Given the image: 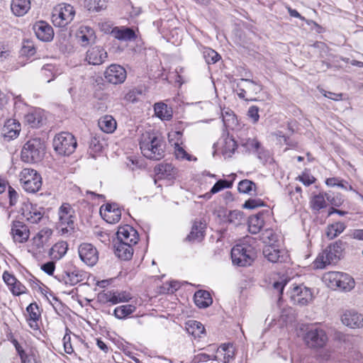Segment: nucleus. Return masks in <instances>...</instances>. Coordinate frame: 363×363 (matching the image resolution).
Wrapping results in <instances>:
<instances>
[{
  "instance_id": "obj_1",
  "label": "nucleus",
  "mask_w": 363,
  "mask_h": 363,
  "mask_svg": "<svg viewBox=\"0 0 363 363\" xmlns=\"http://www.w3.org/2000/svg\"><path fill=\"white\" fill-rule=\"evenodd\" d=\"M296 332L297 337L303 340H328L333 334V340H346L343 333L320 323L300 324Z\"/></svg>"
},
{
  "instance_id": "obj_2",
  "label": "nucleus",
  "mask_w": 363,
  "mask_h": 363,
  "mask_svg": "<svg viewBox=\"0 0 363 363\" xmlns=\"http://www.w3.org/2000/svg\"><path fill=\"white\" fill-rule=\"evenodd\" d=\"M164 143L155 133H146L142 135L140 147L143 155L153 160H160L164 156Z\"/></svg>"
},
{
  "instance_id": "obj_3",
  "label": "nucleus",
  "mask_w": 363,
  "mask_h": 363,
  "mask_svg": "<svg viewBox=\"0 0 363 363\" xmlns=\"http://www.w3.org/2000/svg\"><path fill=\"white\" fill-rule=\"evenodd\" d=\"M345 242L338 240L330 244L322 253H320L313 262L315 269H323L326 265L335 263L342 255Z\"/></svg>"
},
{
  "instance_id": "obj_4",
  "label": "nucleus",
  "mask_w": 363,
  "mask_h": 363,
  "mask_svg": "<svg viewBox=\"0 0 363 363\" xmlns=\"http://www.w3.org/2000/svg\"><path fill=\"white\" fill-rule=\"evenodd\" d=\"M45 151V142L39 138H31L23 145L21 157L23 162L36 163L41 161Z\"/></svg>"
},
{
  "instance_id": "obj_5",
  "label": "nucleus",
  "mask_w": 363,
  "mask_h": 363,
  "mask_svg": "<svg viewBox=\"0 0 363 363\" xmlns=\"http://www.w3.org/2000/svg\"><path fill=\"white\" fill-rule=\"evenodd\" d=\"M255 257V249L250 245H237L231 250L232 262L239 267L251 265Z\"/></svg>"
},
{
  "instance_id": "obj_6",
  "label": "nucleus",
  "mask_w": 363,
  "mask_h": 363,
  "mask_svg": "<svg viewBox=\"0 0 363 363\" xmlns=\"http://www.w3.org/2000/svg\"><path fill=\"white\" fill-rule=\"evenodd\" d=\"M262 90V85L250 79H239L235 91L238 97L245 101H255V96Z\"/></svg>"
},
{
  "instance_id": "obj_7",
  "label": "nucleus",
  "mask_w": 363,
  "mask_h": 363,
  "mask_svg": "<svg viewBox=\"0 0 363 363\" xmlns=\"http://www.w3.org/2000/svg\"><path fill=\"white\" fill-rule=\"evenodd\" d=\"M77 145L74 135L68 132H62L56 135L53 139L55 150L61 155L72 154Z\"/></svg>"
},
{
  "instance_id": "obj_8",
  "label": "nucleus",
  "mask_w": 363,
  "mask_h": 363,
  "mask_svg": "<svg viewBox=\"0 0 363 363\" xmlns=\"http://www.w3.org/2000/svg\"><path fill=\"white\" fill-rule=\"evenodd\" d=\"M75 16V10L68 4H58L53 9L52 21L55 26L62 28L70 23Z\"/></svg>"
},
{
  "instance_id": "obj_9",
  "label": "nucleus",
  "mask_w": 363,
  "mask_h": 363,
  "mask_svg": "<svg viewBox=\"0 0 363 363\" xmlns=\"http://www.w3.org/2000/svg\"><path fill=\"white\" fill-rule=\"evenodd\" d=\"M74 210L69 203H63L58 210L57 228L62 235L71 234L74 229Z\"/></svg>"
},
{
  "instance_id": "obj_10",
  "label": "nucleus",
  "mask_w": 363,
  "mask_h": 363,
  "mask_svg": "<svg viewBox=\"0 0 363 363\" xmlns=\"http://www.w3.org/2000/svg\"><path fill=\"white\" fill-rule=\"evenodd\" d=\"M20 181L25 191L30 193L38 191L42 185L40 175L34 169L25 168L20 174Z\"/></svg>"
},
{
  "instance_id": "obj_11",
  "label": "nucleus",
  "mask_w": 363,
  "mask_h": 363,
  "mask_svg": "<svg viewBox=\"0 0 363 363\" xmlns=\"http://www.w3.org/2000/svg\"><path fill=\"white\" fill-rule=\"evenodd\" d=\"M80 259L86 265L93 267L99 260L97 249L90 243H82L78 247Z\"/></svg>"
},
{
  "instance_id": "obj_12",
  "label": "nucleus",
  "mask_w": 363,
  "mask_h": 363,
  "mask_svg": "<svg viewBox=\"0 0 363 363\" xmlns=\"http://www.w3.org/2000/svg\"><path fill=\"white\" fill-rule=\"evenodd\" d=\"M106 80L113 84H121L123 83L127 77V72L125 68L119 65L113 64L106 68L104 72Z\"/></svg>"
},
{
  "instance_id": "obj_13",
  "label": "nucleus",
  "mask_w": 363,
  "mask_h": 363,
  "mask_svg": "<svg viewBox=\"0 0 363 363\" xmlns=\"http://www.w3.org/2000/svg\"><path fill=\"white\" fill-rule=\"evenodd\" d=\"M290 298L294 304L305 306L312 300V292L303 284L295 286L291 291Z\"/></svg>"
},
{
  "instance_id": "obj_14",
  "label": "nucleus",
  "mask_w": 363,
  "mask_h": 363,
  "mask_svg": "<svg viewBox=\"0 0 363 363\" xmlns=\"http://www.w3.org/2000/svg\"><path fill=\"white\" fill-rule=\"evenodd\" d=\"M55 278L65 285L74 286L83 280V274L78 269H67L58 273Z\"/></svg>"
},
{
  "instance_id": "obj_15",
  "label": "nucleus",
  "mask_w": 363,
  "mask_h": 363,
  "mask_svg": "<svg viewBox=\"0 0 363 363\" xmlns=\"http://www.w3.org/2000/svg\"><path fill=\"white\" fill-rule=\"evenodd\" d=\"M100 214L107 223H116L121 220V211L118 205L113 203H106L100 208Z\"/></svg>"
},
{
  "instance_id": "obj_16",
  "label": "nucleus",
  "mask_w": 363,
  "mask_h": 363,
  "mask_svg": "<svg viewBox=\"0 0 363 363\" xmlns=\"http://www.w3.org/2000/svg\"><path fill=\"white\" fill-rule=\"evenodd\" d=\"M116 235L118 242H129L130 245H135L139 240L138 232L128 225L119 227Z\"/></svg>"
},
{
  "instance_id": "obj_17",
  "label": "nucleus",
  "mask_w": 363,
  "mask_h": 363,
  "mask_svg": "<svg viewBox=\"0 0 363 363\" xmlns=\"http://www.w3.org/2000/svg\"><path fill=\"white\" fill-rule=\"evenodd\" d=\"M33 30L37 38L42 41L48 42L53 38V29L45 21L36 22L33 26Z\"/></svg>"
},
{
  "instance_id": "obj_18",
  "label": "nucleus",
  "mask_w": 363,
  "mask_h": 363,
  "mask_svg": "<svg viewBox=\"0 0 363 363\" xmlns=\"http://www.w3.org/2000/svg\"><path fill=\"white\" fill-rule=\"evenodd\" d=\"M107 57V52L103 48L94 46L86 52V60L90 65H99L105 62Z\"/></svg>"
},
{
  "instance_id": "obj_19",
  "label": "nucleus",
  "mask_w": 363,
  "mask_h": 363,
  "mask_svg": "<svg viewBox=\"0 0 363 363\" xmlns=\"http://www.w3.org/2000/svg\"><path fill=\"white\" fill-rule=\"evenodd\" d=\"M11 234L15 242L22 243L28 239L30 232L23 223L15 220L12 223Z\"/></svg>"
},
{
  "instance_id": "obj_20",
  "label": "nucleus",
  "mask_w": 363,
  "mask_h": 363,
  "mask_svg": "<svg viewBox=\"0 0 363 363\" xmlns=\"http://www.w3.org/2000/svg\"><path fill=\"white\" fill-rule=\"evenodd\" d=\"M235 348L233 342H228L221 344L216 350L215 357L223 363H228L235 356Z\"/></svg>"
},
{
  "instance_id": "obj_21",
  "label": "nucleus",
  "mask_w": 363,
  "mask_h": 363,
  "mask_svg": "<svg viewBox=\"0 0 363 363\" xmlns=\"http://www.w3.org/2000/svg\"><path fill=\"white\" fill-rule=\"evenodd\" d=\"M342 323L351 328H361L363 326V317L354 311H347L341 318Z\"/></svg>"
},
{
  "instance_id": "obj_22",
  "label": "nucleus",
  "mask_w": 363,
  "mask_h": 363,
  "mask_svg": "<svg viewBox=\"0 0 363 363\" xmlns=\"http://www.w3.org/2000/svg\"><path fill=\"white\" fill-rule=\"evenodd\" d=\"M16 350L19 354L22 363H35V352L30 348H24L23 345H26V342H13Z\"/></svg>"
},
{
  "instance_id": "obj_23",
  "label": "nucleus",
  "mask_w": 363,
  "mask_h": 363,
  "mask_svg": "<svg viewBox=\"0 0 363 363\" xmlns=\"http://www.w3.org/2000/svg\"><path fill=\"white\" fill-rule=\"evenodd\" d=\"M134 245H130L128 242H122L116 241L114 245L115 255L123 260H129L132 258L133 255Z\"/></svg>"
},
{
  "instance_id": "obj_24",
  "label": "nucleus",
  "mask_w": 363,
  "mask_h": 363,
  "mask_svg": "<svg viewBox=\"0 0 363 363\" xmlns=\"http://www.w3.org/2000/svg\"><path fill=\"white\" fill-rule=\"evenodd\" d=\"M21 131V124L13 119L8 120L3 128V135L8 140L16 138Z\"/></svg>"
},
{
  "instance_id": "obj_25",
  "label": "nucleus",
  "mask_w": 363,
  "mask_h": 363,
  "mask_svg": "<svg viewBox=\"0 0 363 363\" xmlns=\"http://www.w3.org/2000/svg\"><path fill=\"white\" fill-rule=\"evenodd\" d=\"M44 116L40 109H35L25 116V121L33 128H39L43 123Z\"/></svg>"
},
{
  "instance_id": "obj_26",
  "label": "nucleus",
  "mask_w": 363,
  "mask_h": 363,
  "mask_svg": "<svg viewBox=\"0 0 363 363\" xmlns=\"http://www.w3.org/2000/svg\"><path fill=\"white\" fill-rule=\"evenodd\" d=\"M30 9V0H12L11 9L12 13L16 16H23Z\"/></svg>"
},
{
  "instance_id": "obj_27",
  "label": "nucleus",
  "mask_w": 363,
  "mask_h": 363,
  "mask_svg": "<svg viewBox=\"0 0 363 363\" xmlns=\"http://www.w3.org/2000/svg\"><path fill=\"white\" fill-rule=\"evenodd\" d=\"M27 321L30 328L36 329L38 327V321L40 317L39 307L36 303H31L27 308Z\"/></svg>"
},
{
  "instance_id": "obj_28",
  "label": "nucleus",
  "mask_w": 363,
  "mask_h": 363,
  "mask_svg": "<svg viewBox=\"0 0 363 363\" xmlns=\"http://www.w3.org/2000/svg\"><path fill=\"white\" fill-rule=\"evenodd\" d=\"M194 299L195 304L201 308H206L213 303L210 293L205 290L197 291L194 294Z\"/></svg>"
},
{
  "instance_id": "obj_29",
  "label": "nucleus",
  "mask_w": 363,
  "mask_h": 363,
  "mask_svg": "<svg viewBox=\"0 0 363 363\" xmlns=\"http://www.w3.org/2000/svg\"><path fill=\"white\" fill-rule=\"evenodd\" d=\"M263 216L262 213H259L249 217L248 230L250 233L257 234L261 230L264 223Z\"/></svg>"
},
{
  "instance_id": "obj_30",
  "label": "nucleus",
  "mask_w": 363,
  "mask_h": 363,
  "mask_svg": "<svg viewBox=\"0 0 363 363\" xmlns=\"http://www.w3.org/2000/svg\"><path fill=\"white\" fill-rule=\"evenodd\" d=\"M68 250V244L65 241H60L55 243L50 250L49 255L52 259L60 260L62 259Z\"/></svg>"
},
{
  "instance_id": "obj_31",
  "label": "nucleus",
  "mask_w": 363,
  "mask_h": 363,
  "mask_svg": "<svg viewBox=\"0 0 363 363\" xmlns=\"http://www.w3.org/2000/svg\"><path fill=\"white\" fill-rule=\"evenodd\" d=\"M104 296L107 302H110L112 304L126 302L131 298L130 295L125 291H108L104 294Z\"/></svg>"
},
{
  "instance_id": "obj_32",
  "label": "nucleus",
  "mask_w": 363,
  "mask_h": 363,
  "mask_svg": "<svg viewBox=\"0 0 363 363\" xmlns=\"http://www.w3.org/2000/svg\"><path fill=\"white\" fill-rule=\"evenodd\" d=\"M111 34L115 38L124 41L135 40L136 38L134 30L130 28H114Z\"/></svg>"
},
{
  "instance_id": "obj_33",
  "label": "nucleus",
  "mask_w": 363,
  "mask_h": 363,
  "mask_svg": "<svg viewBox=\"0 0 363 363\" xmlns=\"http://www.w3.org/2000/svg\"><path fill=\"white\" fill-rule=\"evenodd\" d=\"M77 38L82 46L87 45L95 38L94 30L88 26H81L77 34Z\"/></svg>"
},
{
  "instance_id": "obj_34",
  "label": "nucleus",
  "mask_w": 363,
  "mask_h": 363,
  "mask_svg": "<svg viewBox=\"0 0 363 363\" xmlns=\"http://www.w3.org/2000/svg\"><path fill=\"white\" fill-rule=\"evenodd\" d=\"M99 127L100 129L106 133H113L116 128V121L111 116H104L99 120Z\"/></svg>"
},
{
  "instance_id": "obj_35",
  "label": "nucleus",
  "mask_w": 363,
  "mask_h": 363,
  "mask_svg": "<svg viewBox=\"0 0 363 363\" xmlns=\"http://www.w3.org/2000/svg\"><path fill=\"white\" fill-rule=\"evenodd\" d=\"M197 48L203 53V58L207 64H215L220 59V55L213 49L203 47L200 43H197Z\"/></svg>"
},
{
  "instance_id": "obj_36",
  "label": "nucleus",
  "mask_w": 363,
  "mask_h": 363,
  "mask_svg": "<svg viewBox=\"0 0 363 363\" xmlns=\"http://www.w3.org/2000/svg\"><path fill=\"white\" fill-rule=\"evenodd\" d=\"M155 115L162 120L169 121L172 117V111L162 102L156 103L154 106Z\"/></svg>"
},
{
  "instance_id": "obj_37",
  "label": "nucleus",
  "mask_w": 363,
  "mask_h": 363,
  "mask_svg": "<svg viewBox=\"0 0 363 363\" xmlns=\"http://www.w3.org/2000/svg\"><path fill=\"white\" fill-rule=\"evenodd\" d=\"M186 330L194 338L201 337V334L205 333V328L202 323L196 320H189L186 323Z\"/></svg>"
},
{
  "instance_id": "obj_38",
  "label": "nucleus",
  "mask_w": 363,
  "mask_h": 363,
  "mask_svg": "<svg viewBox=\"0 0 363 363\" xmlns=\"http://www.w3.org/2000/svg\"><path fill=\"white\" fill-rule=\"evenodd\" d=\"M346 228V225L342 222H336L329 225L326 228V236L333 240L340 235Z\"/></svg>"
},
{
  "instance_id": "obj_39",
  "label": "nucleus",
  "mask_w": 363,
  "mask_h": 363,
  "mask_svg": "<svg viewBox=\"0 0 363 363\" xmlns=\"http://www.w3.org/2000/svg\"><path fill=\"white\" fill-rule=\"evenodd\" d=\"M204 237L203 228L202 224L195 222L192 226L190 233L187 235L186 240L189 242H200Z\"/></svg>"
},
{
  "instance_id": "obj_40",
  "label": "nucleus",
  "mask_w": 363,
  "mask_h": 363,
  "mask_svg": "<svg viewBox=\"0 0 363 363\" xmlns=\"http://www.w3.org/2000/svg\"><path fill=\"white\" fill-rule=\"evenodd\" d=\"M337 288L342 291H350L354 286V279L347 274L341 272Z\"/></svg>"
},
{
  "instance_id": "obj_41",
  "label": "nucleus",
  "mask_w": 363,
  "mask_h": 363,
  "mask_svg": "<svg viewBox=\"0 0 363 363\" xmlns=\"http://www.w3.org/2000/svg\"><path fill=\"white\" fill-rule=\"evenodd\" d=\"M325 193H320L318 195L313 196L310 201V205L313 211H319L320 210L326 208L327 203L325 201Z\"/></svg>"
},
{
  "instance_id": "obj_42",
  "label": "nucleus",
  "mask_w": 363,
  "mask_h": 363,
  "mask_svg": "<svg viewBox=\"0 0 363 363\" xmlns=\"http://www.w3.org/2000/svg\"><path fill=\"white\" fill-rule=\"evenodd\" d=\"M340 274L341 272H330L324 274L323 279L329 288L335 289L338 286L337 281Z\"/></svg>"
},
{
  "instance_id": "obj_43",
  "label": "nucleus",
  "mask_w": 363,
  "mask_h": 363,
  "mask_svg": "<svg viewBox=\"0 0 363 363\" xmlns=\"http://www.w3.org/2000/svg\"><path fill=\"white\" fill-rule=\"evenodd\" d=\"M136 309L133 305H123L114 309V315L118 319H123L132 314Z\"/></svg>"
},
{
  "instance_id": "obj_44",
  "label": "nucleus",
  "mask_w": 363,
  "mask_h": 363,
  "mask_svg": "<svg viewBox=\"0 0 363 363\" xmlns=\"http://www.w3.org/2000/svg\"><path fill=\"white\" fill-rule=\"evenodd\" d=\"M23 216L29 223L36 224L43 218V213L35 207L32 206L30 211L23 213Z\"/></svg>"
},
{
  "instance_id": "obj_45",
  "label": "nucleus",
  "mask_w": 363,
  "mask_h": 363,
  "mask_svg": "<svg viewBox=\"0 0 363 363\" xmlns=\"http://www.w3.org/2000/svg\"><path fill=\"white\" fill-rule=\"evenodd\" d=\"M263 255L269 262L275 263L279 261L280 251L271 245L265 247Z\"/></svg>"
},
{
  "instance_id": "obj_46",
  "label": "nucleus",
  "mask_w": 363,
  "mask_h": 363,
  "mask_svg": "<svg viewBox=\"0 0 363 363\" xmlns=\"http://www.w3.org/2000/svg\"><path fill=\"white\" fill-rule=\"evenodd\" d=\"M238 189L240 193L251 194V191L256 190V184L248 179H243L238 183Z\"/></svg>"
},
{
  "instance_id": "obj_47",
  "label": "nucleus",
  "mask_w": 363,
  "mask_h": 363,
  "mask_svg": "<svg viewBox=\"0 0 363 363\" xmlns=\"http://www.w3.org/2000/svg\"><path fill=\"white\" fill-rule=\"evenodd\" d=\"M155 171L158 174L169 177L174 174V167L170 163H161L155 167Z\"/></svg>"
},
{
  "instance_id": "obj_48",
  "label": "nucleus",
  "mask_w": 363,
  "mask_h": 363,
  "mask_svg": "<svg viewBox=\"0 0 363 363\" xmlns=\"http://www.w3.org/2000/svg\"><path fill=\"white\" fill-rule=\"evenodd\" d=\"M244 220L243 213L238 210L230 211L228 216V221L235 226L240 225Z\"/></svg>"
},
{
  "instance_id": "obj_49",
  "label": "nucleus",
  "mask_w": 363,
  "mask_h": 363,
  "mask_svg": "<svg viewBox=\"0 0 363 363\" xmlns=\"http://www.w3.org/2000/svg\"><path fill=\"white\" fill-rule=\"evenodd\" d=\"M52 347L59 353L72 354L74 352L71 342H55Z\"/></svg>"
},
{
  "instance_id": "obj_50",
  "label": "nucleus",
  "mask_w": 363,
  "mask_h": 363,
  "mask_svg": "<svg viewBox=\"0 0 363 363\" xmlns=\"http://www.w3.org/2000/svg\"><path fill=\"white\" fill-rule=\"evenodd\" d=\"M88 9L92 11H101L107 8L106 0H88Z\"/></svg>"
},
{
  "instance_id": "obj_51",
  "label": "nucleus",
  "mask_w": 363,
  "mask_h": 363,
  "mask_svg": "<svg viewBox=\"0 0 363 363\" xmlns=\"http://www.w3.org/2000/svg\"><path fill=\"white\" fill-rule=\"evenodd\" d=\"M233 186V182L226 179H220L211 188L209 194H216L225 188H230Z\"/></svg>"
},
{
  "instance_id": "obj_52",
  "label": "nucleus",
  "mask_w": 363,
  "mask_h": 363,
  "mask_svg": "<svg viewBox=\"0 0 363 363\" xmlns=\"http://www.w3.org/2000/svg\"><path fill=\"white\" fill-rule=\"evenodd\" d=\"M103 148V143L101 141L99 137L92 136L89 141V150L90 154L98 153L101 151Z\"/></svg>"
},
{
  "instance_id": "obj_53",
  "label": "nucleus",
  "mask_w": 363,
  "mask_h": 363,
  "mask_svg": "<svg viewBox=\"0 0 363 363\" xmlns=\"http://www.w3.org/2000/svg\"><path fill=\"white\" fill-rule=\"evenodd\" d=\"M21 53L23 55L30 57L35 53V48L33 42L29 40L23 41V46L21 49Z\"/></svg>"
},
{
  "instance_id": "obj_54",
  "label": "nucleus",
  "mask_w": 363,
  "mask_h": 363,
  "mask_svg": "<svg viewBox=\"0 0 363 363\" xmlns=\"http://www.w3.org/2000/svg\"><path fill=\"white\" fill-rule=\"evenodd\" d=\"M264 206V202L260 199H249L245 202L242 207L247 209H255Z\"/></svg>"
},
{
  "instance_id": "obj_55",
  "label": "nucleus",
  "mask_w": 363,
  "mask_h": 363,
  "mask_svg": "<svg viewBox=\"0 0 363 363\" xmlns=\"http://www.w3.org/2000/svg\"><path fill=\"white\" fill-rule=\"evenodd\" d=\"M287 283H288V280L286 278L280 277L278 281H275L272 284L273 289L274 290L277 291V292L279 294V301L281 298V295H282L285 286L287 284Z\"/></svg>"
},
{
  "instance_id": "obj_56",
  "label": "nucleus",
  "mask_w": 363,
  "mask_h": 363,
  "mask_svg": "<svg viewBox=\"0 0 363 363\" xmlns=\"http://www.w3.org/2000/svg\"><path fill=\"white\" fill-rule=\"evenodd\" d=\"M143 91L141 89L134 88L130 90L125 96V99L129 102H136L138 100V96L142 95Z\"/></svg>"
},
{
  "instance_id": "obj_57",
  "label": "nucleus",
  "mask_w": 363,
  "mask_h": 363,
  "mask_svg": "<svg viewBox=\"0 0 363 363\" xmlns=\"http://www.w3.org/2000/svg\"><path fill=\"white\" fill-rule=\"evenodd\" d=\"M175 155L177 158L181 160H186L188 161L194 160L196 161V157H194L192 155L188 154L184 149L177 145L175 148Z\"/></svg>"
},
{
  "instance_id": "obj_58",
  "label": "nucleus",
  "mask_w": 363,
  "mask_h": 363,
  "mask_svg": "<svg viewBox=\"0 0 363 363\" xmlns=\"http://www.w3.org/2000/svg\"><path fill=\"white\" fill-rule=\"evenodd\" d=\"M252 123H257L259 119V108L257 106H252L249 108L247 113Z\"/></svg>"
},
{
  "instance_id": "obj_59",
  "label": "nucleus",
  "mask_w": 363,
  "mask_h": 363,
  "mask_svg": "<svg viewBox=\"0 0 363 363\" xmlns=\"http://www.w3.org/2000/svg\"><path fill=\"white\" fill-rule=\"evenodd\" d=\"M48 240H44V238L36 235L33 238V247L38 252H41V250H43L45 245H48Z\"/></svg>"
},
{
  "instance_id": "obj_60",
  "label": "nucleus",
  "mask_w": 363,
  "mask_h": 363,
  "mask_svg": "<svg viewBox=\"0 0 363 363\" xmlns=\"http://www.w3.org/2000/svg\"><path fill=\"white\" fill-rule=\"evenodd\" d=\"M237 143L233 138H227L225 140V145L224 147L223 152L225 153L233 154L237 149Z\"/></svg>"
},
{
  "instance_id": "obj_61",
  "label": "nucleus",
  "mask_w": 363,
  "mask_h": 363,
  "mask_svg": "<svg viewBox=\"0 0 363 363\" xmlns=\"http://www.w3.org/2000/svg\"><path fill=\"white\" fill-rule=\"evenodd\" d=\"M296 179L303 183V185L308 186L315 182V179L313 176L307 174L303 173L301 175H299Z\"/></svg>"
},
{
  "instance_id": "obj_62",
  "label": "nucleus",
  "mask_w": 363,
  "mask_h": 363,
  "mask_svg": "<svg viewBox=\"0 0 363 363\" xmlns=\"http://www.w3.org/2000/svg\"><path fill=\"white\" fill-rule=\"evenodd\" d=\"M325 198L333 206H340L343 202V199L339 194L336 196H333L330 193H325Z\"/></svg>"
},
{
  "instance_id": "obj_63",
  "label": "nucleus",
  "mask_w": 363,
  "mask_h": 363,
  "mask_svg": "<svg viewBox=\"0 0 363 363\" xmlns=\"http://www.w3.org/2000/svg\"><path fill=\"white\" fill-rule=\"evenodd\" d=\"M26 289V287L18 280H16V283L11 286V291L16 296L23 294Z\"/></svg>"
},
{
  "instance_id": "obj_64",
  "label": "nucleus",
  "mask_w": 363,
  "mask_h": 363,
  "mask_svg": "<svg viewBox=\"0 0 363 363\" xmlns=\"http://www.w3.org/2000/svg\"><path fill=\"white\" fill-rule=\"evenodd\" d=\"M291 308L283 309L280 315V319L282 323H287L292 321L294 317L291 313Z\"/></svg>"
}]
</instances>
